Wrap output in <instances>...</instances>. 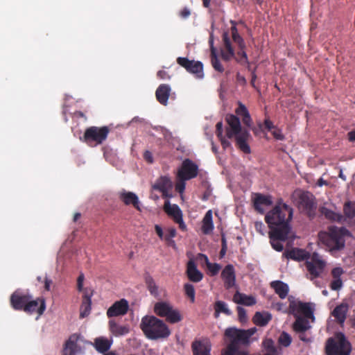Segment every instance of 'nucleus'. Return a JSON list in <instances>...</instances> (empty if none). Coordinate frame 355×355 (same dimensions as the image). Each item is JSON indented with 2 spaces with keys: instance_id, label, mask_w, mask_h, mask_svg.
Wrapping results in <instances>:
<instances>
[{
  "instance_id": "1",
  "label": "nucleus",
  "mask_w": 355,
  "mask_h": 355,
  "mask_svg": "<svg viewBox=\"0 0 355 355\" xmlns=\"http://www.w3.org/2000/svg\"><path fill=\"white\" fill-rule=\"evenodd\" d=\"M293 209L283 202H279L265 216L266 222L271 231L278 234L280 238L284 239L290 233L289 221L293 217Z\"/></svg>"
},
{
  "instance_id": "2",
  "label": "nucleus",
  "mask_w": 355,
  "mask_h": 355,
  "mask_svg": "<svg viewBox=\"0 0 355 355\" xmlns=\"http://www.w3.org/2000/svg\"><path fill=\"white\" fill-rule=\"evenodd\" d=\"M289 302V313L294 315L296 318L295 322L293 324V328L296 332H304L311 326L307 319H312L314 320L313 312L309 303H304L294 297L290 296L288 297Z\"/></svg>"
},
{
  "instance_id": "3",
  "label": "nucleus",
  "mask_w": 355,
  "mask_h": 355,
  "mask_svg": "<svg viewBox=\"0 0 355 355\" xmlns=\"http://www.w3.org/2000/svg\"><path fill=\"white\" fill-rule=\"evenodd\" d=\"M228 128L226 130L227 138H235L239 148L245 153L250 152L248 141L250 138V132L245 128H242L239 119L234 115H229L226 118Z\"/></svg>"
},
{
  "instance_id": "4",
  "label": "nucleus",
  "mask_w": 355,
  "mask_h": 355,
  "mask_svg": "<svg viewBox=\"0 0 355 355\" xmlns=\"http://www.w3.org/2000/svg\"><path fill=\"white\" fill-rule=\"evenodd\" d=\"M140 327L147 338L152 340L165 338L171 331L162 320L153 315H146L141 319Z\"/></svg>"
},
{
  "instance_id": "5",
  "label": "nucleus",
  "mask_w": 355,
  "mask_h": 355,
  "mask_svg": "<svg viewBox=\"0 0 355 355\" xmlns=\"http://www.w3.org/2000/svg\"><path fill=\"white\" fill-rule=\"evenodd\" d=\"M350 236L349 231L345 227H331L329 232H320V241L325 245L331 252L340 250L345 246L344 236Z\"/></svg>"
},
{
  "instance_id": "6",
  "label": "nucleus",
  "mask_w": 355,
  "mask_h": 355,
  "mask_svg": "<svg viewBox=\"0 0 355 355\" xmlns=\"http://www.w3.org/2000/svg\"><path fill=\"white\" fill-rule=\"evenodd\" d=\"M325 349L327 355H349L351 347L344 334L338 333L327 340Z\"/></svg>"
},
{
  "instance_id": "7",
  "label": "nucleus",
  "mask_w": 355,
  "mask_h": 355,
  "mask_svg": "<svg viewBox=\"0 0 355 355\" xmlns=\"http://www.w3.org/2000/svg\"><path fill=\"white\" fill-rule=\"evenodd\" d=\"M154 312L156 315L166 318L171 323H176L182 320V315L180 312L167 302H158L155 304Z\"/></svg>"
},
{
  "instance_id": "8",
  "label": "nucleus",
  "mask_w": 355,
  "mask_h": 355,
  "mask_svg": "<svg viewBox=\"0 0 355 355\" xmlns=\"http://www.w3.org/2000/svg\"><path fill=\"white\" fill-rule=\"evenodd\" d=\"M326 266V262L318 253L310 255L306 261V267L310 276V279L318 277L322 272Z\"/></svg>"
},
{
  "instance_id": "9",
  "label": "nucleus",
  "mask_w": 355,
  "mask_h": 355,
  "mask_svg": "<svg viewBox=\"0 0 355 355\" xmlns=\"http://www.w3.org/2000/svg\"><path fill=\"white\" fill-rule=\"evenodd\" d=\"M108 133L109 129L106 126L101 128L92 126L85 130L84 139L90 146L93 145V143L96 145L100 144L106 139Z\"/></svg>"
},
{
  "instance_id": "10",
  "label": "nucleus",
  "mask_w": 355,
  "mask_h": 355,
  "mask_svg": "<svg viewBox=\"0 0 355 355\" xmlns=\"http://www.w3.org/2000/svg\"><path fill=\"white\" fill-rule=\"evenodd\" d=\"M85 340L80 334H73L66 341L63 348V355H77L85 347Z\"/></svg>"
},
{
  "instance_id": "11",
  "label": "nucleus",
  "mask_w": 355,
  "mask_h": 355,
  "mask_svg": "<svg viewBox=\"0 0 355 355\" xmlns=\"http://www.w3.org/2000/svg\"><path fill=\"white\" fill-rule=\"evenodd\" d=\"M225 335L230 340V344L223 352H231L236 354V350L239 344H246L243 330L236 328H228L225 330Z\"/></svg>"
},
{
  "instance_id": "12",
  "label": "nucleus",
  "mask_w": 355,
  "mask_h": 355,
  "mask_svg": "<svg viewBox=\"0 0 355 355\" xmlns=\"http://www.w3.org/2000/svg\"><path fill=\"white\" fill-rule=\"evenodd\" d=\"M292 200L300 209L310 211L315 207L313 196L309 192L295 191L292 195Z\"/></svg>"
},
{
  "instance_id": "13",
  "label": "nucleus",
  "mask_w": 355,
  "mask_h": 355,
  "mask_svg": "<svg viewBox=\"0 0 355 355\" xmlns=\"http://www.w3.org/2000/svg\"><path fill=\"white\" fill-rule=\"evenodd\" d=\"M198 167L191 160L186 159L182 163L177 172V178L182 180H191L198 175Z\"/></svg>"
},
{
  "instance_id": "14",
  "label": "nucleus",
  "mask_w": 355,
  "mask_h": 355,
  "mask_svg": "<svg viewBox=\"0 0 355 355\" xmlns=\"http://www.w3.org/2000/svg\"><path fill=\"white\" fill-rule=\"evenodd\" d=\"M164 211L171 217L182 230L186 229V225L182 220V212L180 207L175 204H171L169 200H166L164 205Z\"/></svg>"
},
{
  "instance_id": "15",
  "label": "nucleus",
  "mask_w": 355,
  "mask_h": 355,
  "mask_svg": "<svg viewBox=\"0 0 355 355\" xmlns=\"http://www.w3.org/2000/svg\"><path fill=\"white\" fill-rule=\"evenodd\" d=\"M178 63L184 67L189 72L194 74L198 78H203V67L200 62L189 60L185 58H178Z\"/></svg>"
},
{
  "instance_id": "16",
  "label": "nucleus",
  "mask_w": 355,
  "mask_h": 355,
  "mask_svg": "<svg viewBox=\"0 0 355 355\" xmlns=\"http://www.w3.org/2000/svg\"><path fill=\"white\" fill-rule=\"evenodd\" d=\"M220 54L222 58L225 61H229L235 56L234 49L232 44V40L229 33L227 32H225L223 34V44L220 48Z\"/></svg>"
},
{
  "instance_id": "17",
  "label": "nucleus",
  "mask_w": 355,
  "mask_h": 355,
  "mask_svg": "<svg viewBox=\"0 0 355 355\" xmlns=\"http://www.w3.org/2000/svg\"><path fill=\"white\" fill-rule=\"evenodd\" d=\"M252 200L254 209L261 214L264 213L266 209L272 205V200L270 196L255 193Z\"/></svg>"
},
{
  "instance_id": "18",
  "label": "nucleus",
  "mask_w": 355,
  "mask_h": 355,
  "mask_svg": "<svg viewBox=\"0 0 355 355\" xmlns=\"http://www.w3.org/2000/svg\"><path fill=\"white\" fill-rule=\"evenodd\" d=\"M128 309V303L125 300L123 299L116 302L112 306H110L107 311V315L108 317L123 315L127 313Z\"/></svg>"
},
{
  "instance_id": "19",
  "label": "nucleus",
  "mask_w": 355,
  "mask_h": 355,
  "mask_svg": "<svg viewBox=\"0 0 355 355\" xmlns=\"http://www.w3.org/2000/svg\"><path fill=\"white\" fill-rule=\"evenodd\" d=\"M24 311L28 313L36 312L38 317L40 316L45 310V302L43 299L38 298L35 300H29L24 309Z\"/></svg>"
},
{
  "instance_id": "20",
  "label": "nucleus",
  "mask_w": 355,
  "mask_h": 355,
  "mask_svg": "<svg viewBox=\"0 0 355 355\" xmlns=\"http://www.w3.org/2000/svg\"><path fill=\"white\" fill-rule=\"evenodd\" d=\"M221 277L226 288L233 287L236 282V275L233 266L230 264L226 266L221 272Z\"/></svg>"
},
{
  "instance_id": "21",
  "label": "nucleus",
  "mask_w": 355,
  "mask_h": 355,
  "mask_svg": "<svg viewBox=\"0 0 355 355\" xmlns=\"http://www.w3.org/2000/svg\"><path fill=\"white\" fill-rule=\"evenodd\" d=\"M31 297L26 295H22L19 292H15L10 298V302L15 309H24Z\"/></svg>"
},
{
  "instance_id": "22",
  "label": "nucleus",
  "mask_w": 355,
  "mask_h": 355,
  "mask_svg": "<svg viewBox=\"0 0 355 355\" xmlns=\"http://www.w3.org/2000/svg\"><path fill=\"white\" fill-rule=\"evenodd\" d=\"M348 310V304L347 303H341L334 308L331 312V315L335 318L339 324H343L347 318Z\"/></svg>"
},
{
  "instance_id": "23",
  "label": "nucleus",
  "mask_w": 355,
  "mask_h": 355,
  "mask_svg": "<svg viewBox=\"0 0 355 355\" xmlns=\"http://www.w3.org/2000/svg\"><path fill=\"white\" fill-rule=\"evenodd\" d=\"M187 274L188 278L193 282H199L203 277L202 273L197 268L193 260H190L187 263Z\"/></svg>"
},
{
  "instance_id": "24",
  "label": "nucleus",
  "mask_w": 355,
  "mask_h": 355,
  "mask_svg": "<svg viewBox=\"0 0 355 355\" xmlns=\"http://www.w3.org/2000/svg\"><path fill=\"white\" fill-rule=\"evenodd\" d=\"M192 347L194 355H210L211 344L208 340L196 341Z\"/></svg>"
},
{
  "instance_id": "25",
  "label": "nucleus",
  "mask_w": 355,
  "mask_h": 355,
  "mask_svg": "<svg viewBox=\"0 0 355 355\" xmlns=\"http://www.w3.org/2000/svg\"><path fill=\"white\" fill-rule=\"evenodd\" d=\"M209 43L210 45L211 50V64L215 70L220 72H223L224 69L218 58L216 49L214 46V35L212 33L210 34Z\"/></svg>"
},
{
  "instance_id": "26",
  "label": "nucleus",
  "mask_w": 355,
  "mask_h": 355,
  "mask_svg": "<svg viewBox=\"0 0 355 355\" xmlns=\"http://www.w3.org/2000/svg\"><path fill=\"white\" fill-rule=\"evenodd\" d=\"M288 259H292L297 261L307 260L309 254L304 250L299 248H293L286 251L284 254Z\"/></svg>"
},
{
  "instance_id": "27",
  "label": "nucleus",
  "mask_w": 355,
  "mask_h": 355,
  "mask_svg": "<svg viewBox=\"0 0 355 355\" xmlns=\"http://www.w3.org/2000/svg\"><path fill=\"white\" fill-rule=\"evenodd\" d=\"M171 92V87L168 85H161L157 89L156 97L157 101L162 105H166L168 103V99Z\"/></svg>"
},
{
  "instance_id": "28",
  "label": "nucleus",
  "mask_w": 355,
  "mask_h": 355,
  "mask_svg": "<svg viewBox=\"0 0 355 355\" xmlns=\"http://www.w3.org/2000/svg\"><path fill=\"white\" fill-rule=\"evenodd\" d=\"M120 198L125 205H132L136 209H140L139 200L135 193L123 191L121 192Z\"/></svg>"
},
{
  "instance_id": "29",
  "label": "nucleus",
  "mask_w": 355,
  "mask_h": 355,
  "mask_svg": "<svg viewBox=\"0 0 355 355\" xmlns=\"http://www.w3.org/2000/svg\"><path fill=\"white\" fill-rule=\"evenodd\" d=\"M109 329L110 332L115 336H125L130 331L128 325H120L114 320H110L109 322Z\"/></svg>"
},
{
  "instance_id": "30",
  "label": "nucleus",
  "mask_w": 355,
  "mask_h": 355,
  "mask_svg": "<svg viewBox=\"0 0 355 355\" xmlns=\"http://www.w3.org/2000/svg\"><path fill=\"white\" fill-rule=\"evenodd\" d=\"M271 287L280 298L284 299L289 292L288 285L282 281H273L270 283Z\"/></svg>"
},
{
  "instance_id": "31",
  "label": "nucleus",
  "mask_w": 355,
  "mask_h": 355,
  "mask_svg": "<svg viewBox=\"0 0 355 355\" xmlns=\"http://www.w3.org/2000/svg\"><path fill=\"white\" fill-rule=\"evenodd\" d=\"M153 188L159 191H166V189H172L173 182L168 177L162 176L157 180Z\"/></svg>"
},
{
  "instance_id": "32",
  "label": "nucleus",
  "mask_w": 355,
  "mask_h": 355,
  "mask_svg": "<svg viewBox=\"0 0 355 355\" xmlns=\"http://www.w3.org/2000/svg\"><path fill=\"white\" fill-rule=\"evenodd\" d=\"M112 345V340L105 337H98L94 340V347L96 349L101 353L110 349Z\"/></svg>"
},
{
  "instance_id": "33",
  "label": "nucleus",
  "mask_w": 355,
  "mask_h": 355,
  "mask_svg": "<svg viewBox=\"0 0 355 355\" xmlns=\"http://www.w3.org/2000/svg\"><path fill=\"white\" fill-rule=\"evenodd\" d=\"M233 300L235 303L243 304L245 306H251L255 304V299L250 296L242 294L239 292H236L233 297Z\"/></svg>"
},
{
  "instance_id": "34",
  "label": "nucleus",
  "mask_w": 355,
  "mask_h": 355,
  "mask_svg": "<svg viewBox=\"0 0 355 355\" xmlns=\"http://www.w3.org/2000/svg\"><path fill=\"white\" fill-rule=\"evenodd\" d=\"M269 234L272 248L278 252L282 251L284 247L282 241H285L288 237L289 234L284 239L278 236V234H275V231H270Z\"/></svg>"
},
{
  "instance_id": "35",
  "label": "nucleus",
  "mask_w": 355,
  "mask_h": 355,
  "mask_svg": "<svg viewBox=\"0 0 355 355\" xmlns=\"http://www.w3.org/2000/svg\"><path fill=\"white\" fill-rule=\"evenodd\" d=\"M214 229V224L212 221V211L209 210L202 220V230L204 234H210Z\"/></svg>"
},
{
  "instance_id": "36",
  "label": "nucleus",
  "mask_w": 355,
  "mask_h": 355,
  "mask_svg": "<svg viewBox=\"0 0 355 355\" xmlns=\"http://www.w3.org/2000/svg\"><path fill=\"white\" fill-rule=\"evenodd\" d=\"M91 294L85 293L84 295L83 303L80 308V317L85 318L89 314L91 310Z\"/></svg>"
},
{
  "instance_id": "37",
  "label": "nucleus",
  "mask_w": 355,
  "mask_h": 355,
  "mask_svg": "<svg viewBox=\"0 0 355 355\" xmlns=\"http://www.w3.org/2000/svg\"><path fill=\"white\" fill-rule=\"evenodd\" d=\"M271 314L268 312H257L255 313L253 320L254 322L259 326H265L271 320Z\"/></svg>"
},
{
  "instance_id": "38",
  "label": "nucleus",
  "mask_w": 355,
  "mask_h": 355,
  "mask_svg": "<svg viewBox=\"0 0 355 355\" xmlns=\"http://www.w3.org/2000/svg\"><path fill=\"white\" fill-rule=\"evenodd\" d=\"M320 212L327 218L331 220L340 221L343 218L342 216L336 214L334 211H333L332 210H331L330 209L325 206L320 207Z\"/></svg>"
},
{
  "instance_id": "39",
  "label": "nucleus",
  "mask_w": 355,
  "mask_h": 355,
  "mask_svg": "<svg viewBox=\"0 0 355 355\" xmlns=\"http://www.w3.org/2000/svg\"><path fill=\"white\" fill-rule=\"evenodd\" d=\"M220 313H224L226 315H230L231 311L227 307V304L222 301H218L215 304V316L218 317Z\"/></svg>"
},
{
  "instance_id": "40",
  "label": "nucleus",
  "mask_w": 355,
  "mask_h": 355,
  "mask_svg": "<svg viewBox=\"0 0 355 355\" xmlns=\"http://www.w3.org/2000/svg\"><path fill=\"white\" fill-rule=\"evenodd\" d=\"M216 135L220 139L221 144L223 148H226L230 146V141L225 138L223 135V123L222 122H218L216 124Z\"/></svg>"
},
{
  "instance_id": "41",
  "label": "nucleus",
  "mask_w": 355,
  "mask_h": 355,
  "mask_svg": "<svg viewBox=\"0 0 355 355\" xmlns=\"http://www.w3.org/2000/svg\"><path fill=\"white\" fill-rule=\"evenodd\" d=\"M232 40L238 44L239 48L243 49L245 46V44L242 37L239 35L237 31V28L234 25L231 28Z\"/></svg>"
},
{
  "instance_id": "42",
  "label": "nucleus",
  "mask_w": 355,
  "mask_h": 355,
  "mask_svg": "<svg viewBox=\"0 0 355 355\" xmlns=\"http://www.w3.org/2000/svg\"><path fill=\"white\" fill-rule=\"evenodd\" d=\"M345 215L348 218L355 216V202H347L344 205Z\"/></svg>"
},
{
  "instance_id": "43",
  "label": "nucleus",
  "mask_w": 355,
  "mask_h": 355,
  "mask_svg": "<svg viewBox=\"0 0 355 355\" xmlns=\"http://www.w3.org/2000/svg\"><path fill=\"white\" fill-rule=\"evenodd\" d=\"M146 284L148 285V290L151 295H154L155 297H158L159 295V291H158V287L155 284V282L151 277L146 278Z\"/></svg>"
},
{
  "instance_id": "44",
  "label": "nucleus",
  "mask_w": 355,
  "mask_h": 355,
  "mask_svg": "<svg viewBox=\"0 0 355 355\" xmlns=\"http://www.w3.org/2000/svg\"><path fill=\"white\" fill-rule=\"evenodd\" d=\"M263 346L267 351L266 354H277V350L274 345V342L271 339H266L263 342Z\"/></svg>"
},
{
  "instance_id": "45",
  "label": "nucleus",
  "mask_w": 355,
  "mask_h": 355,
  "mask_svg": "<svg viewBox=\"0 0 355 355\" xmlns=\"http://www.w3.org/2000/svg\"><path fill=\"white\" fill-rule=\"evenodd\" d=\"M291 337L286 332H282L278 338L279 344L284 347L289 346L291 343Z\"/></svg>"
},
{
  "instance_id": "46",
  "label": "nucleus",
  "mask_w": 355,
  "mask_h": 355,
  "mask_svg": "<svg viewBox=\"0 0 355 355\" xmlns=\"http://www.w3.org/2000/svg\"><path fill=\"white\" fill-rule=\"evenodd\" d=\"M176 235V230L174 228H169L167 231V233L164 236L165 241L168 243V245L175 246V241L173 240V238Z\"/></svg>"
},
{
  "instance_id": "47",
  "label": "nucleus",
  "mask_w": 355,
  "mask_h": 355,
  "mask_svg": "<svg viewBox=\"0 0 355 355\" xmlns=\"http://www.w3.org/2000/svg\"><path fill=\"white\" fill-rule=\"evenodd\" d=\"M184 291L187 295L190 297L191 302L195 300V290L192 284H186L184 285Z\"/></svg>"
},
{
  "instance_id": "48",
  "label": "nucleus",
  "mask_w": 355,
  "mask_h": 355,
  "mask_svg": "<svg viewBox=\"0 0 355 355\" xmlns=\"http://www.w3.org/2000/svg\"><path fill=\"white\" fill-rule=\"evenodd\" d=\"M187 180H182L181 178H177V182L175 184V189L178 192L181 194V198H182V193L185 189V181Z\"/></svg>"
},
{
  "instance_id": "49",
  "label": "nucleus",
  "mask_w": 355,
  "mask_h": 355,
  "mask_svg": "<svg viewBox=\"0 0 355 355\" xmlns=\"http://www.w3.org/2000/svg\"><path fill=\"white\" fill-rule=\"evenodd\" d=\"M254 227L256 229V231L259 232L262 236H265L266 231V227L263 222L261 221H255L254 222Z\"/></svg>"
},
{
  "instance_id": "50",
  "label": "nucleus",
  "mask_w": 355,
  "mask_h": 355,
  "mask_svg": "<svg viewBox=\"0 0 355 355\" xmlns=\"http://www.w3.org/2000/svg\"><path fill=\"white\" fill-rule=\"evenodd\" d=\"M343 287V282L340 278L334 279L331 283V288L338 291Z\"/></svg>"
},
{
  "instance_id": "51",
  "label": "nucleus",
  "mask_w": 355,
  "mask_h": 355,
  "mask_svg": "<svg viewBox=\"0 0 355 355\" xmlns=\"http://www.w3.org/2000/svg\"><path fill=\"white\" fill-rule=\"evenodd\" d=\"M207 267L212 275H216L220 269V266L218 263H209Z\"/></svg>"
},
{
  "instance_id": "52",
  "label": "nucleus",
  "mask_w": 355,
  "mask_h": 355,
  "mask_svg": "<svg viewBox=\"0 0 355 355\" xmlns=\"http://www.w3.org/2000/svg\"><path fill=\"white\" fill-rule=\"evenodd\" d=\"M272 306L277 311H282L284 313H289V308L288 309L283 303L276 302L274 303Z\"/></svg>"
},
{
  "instance_id": "53",
  "label": "nucleus",
  "mask_w": 355,
  "mask_h": 355,
  "mask_svg": "<svg viewBox=\"0 0 355 355\" xmlns=\"http://www.w3.org/2000/svg\"><path fill=\"white\" fill-rule=\"evenodd\" d=\"M246 344L249 343L250 338L255 333L256 329L252 328L248 330H243Z\"/></svg>"
},
{
  "instance_id": "54",
  "label": "nucleus",
  "mask_w": 355,
  "mask_h": 355,
  "mask_svg": "<svg viewBox=\"0 0 355 355\" xmlns=\"http://www.w3.org/2000/svg\"><path fill=\"white\" fill-rule=\"evenodd\" d=\"M343 273V270L341 268L337 267L332 270L331 275L334 279L340 278Z\"/></svg>"
},
{
  "instance_id": "55",
  "label": "nucleus",
  "mask_w": 355,
  "mask_h": 355,
  "mask_svg": "<svg viewBox=\"0 0 355 355\" xmlns=\"http://www.w3.org/2000/svg\"><path fill=\"white\" fill-rule=\"evenodd\" d=\"M236 112L238 115L241 116V117L243 116V115H245V113H249L245 106L242 104L239 105V107L236 110Z\"/></svg>"
},
{
  "instance_id": "56",
  "label": "nucleus",
  "mask_w": 355,
  "mask_h": 355,
  "mask_svg": "<svg viewBox=\"0 0 355 355\" xmlns=\"http://www.w3.org/2000/svg\"><path fill=\"white\" fill-rule=\"evenodd\" d=\"M242 121L243 123L247 126V127H251L252 125V120L250 116L249 113H245L243 116H242Z\"/></svg>"
},
{
  "instance_id": "57",
  "label": "nucleus",
  "mask_w": 355,
  "mask_h": 355,
  "mask_svg": "<svg viewBox=\"0 0 355 355\" xmlns=\"http://www.w3.org/2000/svg\"><path fill=\"white\" fill-rule=\"evenodd\" d=\"M245 46L241 49L240 48L241 51L238 52V55L241 56L240 58H237V60L240 62H247V55L245 52L243 51V49Z\"/></svg>"
},
{
  "instance_id": "58",
  "label": "nucleus",
  "mask_w": 355,
  "mask_h": 355,
  "mask_svg": "<svg viewBox=\"0 0 355 355\" xmlns=\"http://www.w3.org/2000/svg\"><path fill=\"white\" fill-rule=\"evenodd\" d=\"M238 314L240 321L244 322L246 320V313L244 309L238 307Z\"/></svg>"
},
{
  "instance_id": "59",
  "label": "nucleus",
  "mask_w": 355,
  "mask_h": 355,
  "mask_svg": "<svg viewBox=\"0 0 355 355\" xmlns=\"http://www.w3.org/2000/svg\"><path fill=\"white\" fill-rule=\"evenodd\" d=\"M272 134L274 136V137L278 140L284 139V135H282V132L278 129L275 128L274 130H272Z\"/></svg>"
},
{
  "instance_id": "60",
  "label": "nucleus",
  "mask_w": 355,
  "mask_h": 355,
  "mask_svg": "<svg viewBox=\"0 0 355 355\" xmlns=\"http://www.w3.org/2000/svg\"><path fill=\"white\" fill-rule=\"evenodd\" d=\"M84 275L80 274L78 278V289L81 291L83 288Z\"/></svg>"
},
{
  "instance_id": "61",
  "label": "nucleus",
  "mask_w": 355,
  "mask_h": 355,
  "mask_svg": "<svg viewBox=\"0 0 355 355\" xmlns=\"http://www.w3.org/2000/svg\"><path fill=\"white\" fill-rule=\"evenodd\" d=\"M155 232H156L157 234L158 235V236L161 239H164V235L163 230H162V227L159 225H156L155 226Z\"/></svg>"
},
{
  "instance_id": "62",
  "label": "nucleus",
  "mask_w": 355,
  "mask_h": 355,
  "mask_svg": "<svg viewBox=\"0 0 355 355\" xmlns=\"http://www.w3.org/2000/svg\"><path fill=\"white\" fill-rule=\"evenodd\" d=\"M157 76L161 79H168L169 78V76L167 74V73L165 71H159L157 72Z\"/></svg>"
},
{
  "instance_id": "63",
  "label": "nucleus",
  "mask_w": 355,
  "mask_h": 355,
  "mask_svg": "<svg viewBox=\"0 0 355 355\" xmlns=\"http://www.w3.org/2000/svg\"><path fill=\"white\" fill-rule=\"evenodd\" d=\"M159 128L162 131L164 136L166 139H168L171 137V133L168 130H167L163 127H159Z\"/></svg>"
},
{
  "instance_id": "64",
  "label": "nucleus",
  "mask_w": 355,
  "mask_h": 355,
  "mask_svg": "<svg viewBox=\"0 0 355 355\" xmlns=\"http://www.w3.org/2000/svg\"><path fill=\"white\" fill-rule=\"evenodd\" d=\"M144 158L150 163L153 162V157L149 151H146L144 153Z\"/></svg>"
}]
</instances>
